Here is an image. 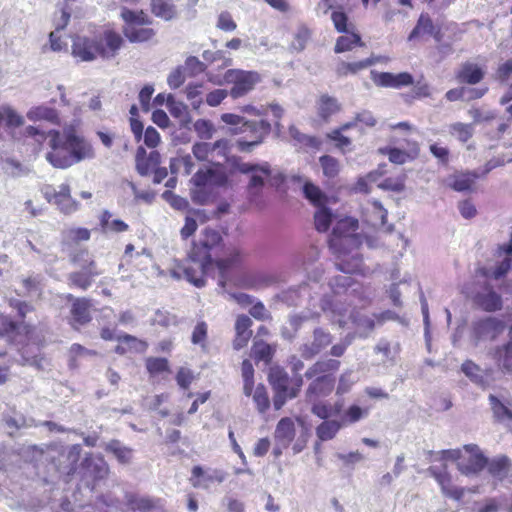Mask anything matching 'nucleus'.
<instances>
[{"label": "nucleus", "instance_id": "obj_60", "mask_svg": "<svg viewBox=\"0 0 512 512\" xmlns=\"http://www.w3.org/2000/svg\"><path fill=\"white\" fill-rule=\"evenodd\" d=\"M506 500V496L488 498L478 508L477 512H499L503 509Z\"/></svg>", "mask_w": 512, "mask_h": 512}, {"label": "nucleus", "instance_id": "obj_32", "mask_svg": "<svg viewBox=\"0 0 512 512\" xmlns=\"http://www.w3.org/2000/svg\"><path fill=\"white\" fill-rule=\"evenodd\" d=\"M164 102L169 113L176 118L180 124L187 123L190 120L188 108L182 101L176 100L173 95L169 94L166 100L162 95V105Z\"/></svg>", "mask_w": 512, "mask_h": 512}, {"label": "nucleus", "instance_id": "obj_30", "mask_svg": "<svg viewBox=\"0 0 512 512\" xmlns=\"http://www.w3.org/2000/svg\"><path fill=\"white\" fill-rule=\"evenodd\" d=\"M303 386V376H296L292 378V386L290 391L286 390H274L275 395L273 397V405L276 410L281 409L286 403L287 399H293L297 397Z\"/></svg>", "mask_w": 512, "mask_h": 512}, {"label": "nucleus", "instance_id": "obj_20", "mask_svg": "<svg viewBox=\"0 0 512 512\" xmlns=\"http://www.w3.org/2000/svg\"><path fill=\"white\" fill-rule=\"evenodd\" d=\"M371 78L373 82L380 87L399 89L403 86H409L413 84V76L407 72L392 74L389 72L371 71Z\"/></svg>", "mask_w": 512, "mask_h": 512}, {"label": "nucleus", "instance_id": "obj_29", "mask_svg": "<svg viewBox=\"0 0 512 512\" xmlns=\"http://www.w3.org/2000/svg\"><path fill=\"white\" fill-rule=\"evenodd\" d=\"M118 345L115 347V353L124 355L131 352H141L145 350V343L129 334H120L117 337Z\"/></svg>", "mask_w": 512, "mask_h": 512}, {"label": "nucleus", "instance_id": "obj_6", "mask_svg": "<svg viewBox=\"0 0 512 512\" xmlns=\"http://www.w3.org/2000/svg\"><path fill=\"white\" fill-rule=\"evenodd\" d=\"M216 85H232L229 95L233 99L241 98L251 92L255 85L260 82V75L255 71H245L241 69L227 70L222 79L209 78Z\"/></svg>", "mask_w": 512, "mask_h": 512}, {"label": "nucleus", "instance_id": "obj_50", "mask_svg": "<svg viewBox=\"0 0 512 512\" xmlns=\"http://www.w3.org/2000/svg\"><path fill=\"white\" fill-rule=\"evenodd\" d=\"M361 46V38L358 34L355 33H346L345 35L338 38L335 45V52L341 53L348 50H351L355 46Z\"/></svg>", "mask_w": 512, "mask_h": 512}, {"label": "nucleus", "instance_id": "obj_49", "mask_svg": "<svg viewBox=\"0 0 512 512\" xmlns=\"http://www.w3.org/2000/svg\"><path fill=\"white\" fill-rule=\"evenodd\" d=\"M126 500L133 512H148L154 508V503L150 499L135 494L128 495Z\"/></svg>", "mask_w": 512, "mask_h": 512}, {"label": "nucleus", "instance_id": "obj_17", "mask_svg": "<svg viewBox=\"0 0 512 512\" xmlns=\"http://www.w3.org/2000/svg\"><path fill=\"white\" fill-rule=\"evenodd\" d=\"M95 41L101 58L114 57L124 43L122 36L110 28L105 29L95 38Z\"/></svg>", "mask_w": 512, "mask_h": 512}, {"label": "nucleus", "instance_id": "obj_37", "mask_svg": "<svg viewBox=\"0 0 512 512\" xmlns=\"http://www.w3.org/2000/svg\"><path fill=\"white\" fill-rule=\"evenodd\" d=\"M439 31H436L435 26L433 25L432 20L428 15L421 14L418 19L416 26L411 31L408 39L409 41L416 40L424 35H434L437 38Z\"/></svg>", "mask_w": 512, "mask_h": 512}, {"label": "nucleus", "instance_id": "obj_57", "mask_svg": "<svg viewBox=\"0 0 512 512\" xmlns=\"http://www.w3.org/2000/svg\"><path fill=\"white\" fill-rule=\"evenodd\" d=\"M320 316V312L319 311H303L299 314H293L289 317V322H290V325L292 326L294 332H297L298 329L301 327V325L303 324V322H306V321H309V320H312V319H317L319 318Z\"/></svg>", "mask_w": 512, "mask_h": 512}, {"label": "nucleus", "instance_id": "obj_51", "mask_svg": "<svg viewBox=\"0 0 512 512\" xmlns=\"http://www.w3.org/2000/svg\"><path fill=\"white\" fill-rule=\"evenodd\" d=\"M319 162L325 177L335 178L339 174L340 163L336 158L330 155H323L319 158Z\"/></svg>", "mask_w": 512, "mask_h": 512}, {"label": "nucleus", "instance_id": "obj_1", "mask_svg": "<svg viewBox=\"0 0 512 512\" xmlns=\"http://www.w3.org/2000/svg\"><path fill=\"white\" fill-rule=\"evenodd\" d=\"M358 227V221L353 218H345L333 228V235L330 239V246L339 254V261L336 263L338 270L343 274L333 277L330 288L335 296L346 294L354 285L349 274L363 272V260L360 254L352 249L362 244L361 237L354 234Z\"/></svg>", "mask_w": 512, "mask_h": 512}, {"label": "nucleus", "instance_id": "obj_3", "mask_svg": "<svg viewBox=\"0 0 512 512\" xmlns=\"http://www.w3.org/2000/svg\"><path fill=\"white\" fill-rule=\"evenodd\" d=\"M48 135L50 151L47 152L46 159L55 168L66 169L94 157L92 145L73 129L63 133L50 130Z\"/></svg>", "mask_w": 512, "mask_h": 512}, {"label": "nucleus", "instance_id": "obj_62", "mask_svg": "<svg viewBox=\"0 0 512 512\" xmlns=\"http://www.w3.org/2000/svg\"><path fill=\"white\" fill-rule=\"evenodd\" d=\"M253 400L260 413H264L268 409L270 402L266 389L263 385H259L256 387L253 393Z\"/></svg>", "mask_w": 512, "mask_h": 512}, {"label": "nucleus", "instance_id": "obj_36", "mask_svg": "<svg viewBox=\"0 0 512 512\" xmlns=\"http://www.w3.org/2000/svg\"><path fill=\"white\" fill-rule=\"evenodd\" d=\"M489 401L494 413L495 418L506 424L512 431V408L507 406L504 402L500 401L496 396L490 395Z\"/></svg>", "mask_w": 512, "mask_h": 512}, {"label": "nucleus", "instance_id": "obj_58", "mask_svg": "<svg viewBox=\"0 0 512 512\" xmlns=\"http://www.w3.org/2000/svg\"><path fill=\"white\" fill-rule=\"evenodd\" d=\"M192 200L199 205H206L212 200V189L210 186H199L191 190Z\"/></svg>", "mask_w": 512, "mask_h": 512}, {"label": "nucleus", "instance_id": "obj_53", "mask_svg": "<svg viewBox=\"0 0 512 512\" xmlns=\"http://www.w3.org/2000/svg\"><path fill=\"white\" fill-rule=\"evenodd\" d=\"M462 372L474 383L483 385L485 382L482 371L474 362L467 360L461 366Z\"/></svg>", "mask_w": 512, "mask_h": 512}, {"label": "nucleus", "instance_id": "obj_44", "mask_svg": "<svg viewBox=\"0 0 512 512\" xmlns=\"http://www.w3.org/2000/svg\"><path fill=\"white\" fill-rule=\"evenodd\" d=\"M342 422L337 420L323 421L316 428V435L321 441H328L335 437L337 432L341 429Z\"/></svg>", "mask_w": 512, "mask_h": 512}, {"label": "nucleus", "instance_id": "obj_11", "mask_svg": "<svg viewBox=\"0 0 512 512\" xmlns=\"http://www.w3.org/2000/svg\"><path fill=\"white\" fill-rule=\"evenodd\" d=\"M68 301H71L68 324L74 330H79L81 327L89 324L92 321V301L86 297H74L72 294L66 296Z\"/></svg>", "mask_w": 512, "mask_h": 512}, {"label": "nucleus", "instance_id": "obj_14", "mask_svg": "<svg viewBox=\"0 0 512 512\" xmlns=\"http://www.w3.org/2000/svg\"><path fill=\"white\" fill-rule=\"evenodd\" d=\"M332 339L333 337L328 331L322 328H315L311 338L299 347L301 357L306 360L314 358L332 343Z\"/></svg>", "mask_w": 512, "mask_h": 512}, {"label": "nucleus", "instance_id": "obj_48", "mask_svg": "<svg viewBox=\"0 0 512 512\" xmlns=\"http://www.w3.org/2000/svg\"><path fill=\"white\" fill-rule=\"evenodd\" d=\"M289 135L291 139L294 141L295 146L299 147H317L319 144V141L312 136L306 135L298 130L295 126L289 127Z\"/></svg>", "mask_w": 512, "mask_h": 512}, {"label": "nucleus", "instance_id": "obj_42", "mask_svg": "<svg viewBox=\"0 0 512 512\" xmlns=\"http://www.w3.org/2000/svg\"><path fill=\"white\" fill-rule=\"evenodd\" d=\"M494 359L502 370L512 371V341L502 347H498L494 352Z\"/></svg>", "mask_w": 512, "mask_h": 512}, {"label": "nucleus", "instance_id": "obj_7", "mask_svg": "<svg viewBox=\"0 0 512 512\" xmlns=\"http://www.w3.org/2000/svg\"><path fill=\"white\" fill-rule=\"evenodd\" d=\"M121 17L125 22L123 33L129 41L144 42L155 35V31L149 27L151 22L143 11L135 12L128 8H123Z\"/></svg>", "mask_w": 512, "mask_h": 512}, {"label": "nucleus", "instance_id": "obj_34", "mask_svg": "<svg viewBox=\"0 0 512 512\" xmlns=\"http://www.w3.org/2000/svg\"><path fill=\"white\" fill-rule=\"evenodd\" d=\"M478 177L476 172H457L449 177L448 185L459 192L468 191Z\"/></svg>", "mask_w": 512, "mask_h": 512}, {"label": "nucleus", "instance_id": "obj_22", "mask_svg": "<svg viewBox=\"0 0 512 512\" xmlns=\"http://www.w3.org/2000/svg\"><path fill=\"white\" fill-rule=\"evenodd\" d=\"M387 210L377 201H368L363 207V220L372 227H381L386 224Z\"/></svg>", "mask_w": 512, "mask_h": 512}, {"label": "nucleus", "instance_id": "obj_15", "mask_svg": "<svg viewBox=\"0 0 512 512\" xmlns=\"http://www.w3.org/2000/svg\"><path fill=\"white\" fill-rule=\"evenodd\" d=\"M464 449L469 456L468 458L463 457V459L458 461V470L466 476L478 474L486 466L487 458L475 444L465 445Z\"/></svg>", "mask_w": 512, "mask_h": 512}, {"label": "nucleus", "instance_id": "obj_40", "mask_svg": "<svg viewBox=\"0 0 512 512\" xmlns=\"http://www.w3.org/2000/svg\"><path fill=\"white\" fill-rule=\"evenodd\" d=\"M269 381L274 390H286L290 391L292 379H290L288 373L280 367L272 368L269 373Z\"/></svg>", "mask_w": 512, "mask_h": 512}, {"label": "nucleus", "instance_id": "obj_39", "mask_svg": "<svg viewBox=\"0 0 512 512\" xmlns=\"http://www.w3.org/2000/svg\"><path fill=\"white\" fill-rule=\"evenodd\" d=\"M379 58H367L362 61L347 63L341 62L336 69L339 76H347L348 74H356L358 71L368 68L378 62Z\"/></svg>", "mask_w": 512, "mask_h": 512}, {"label": "nucleus", "instance_id": "obj_55", "mask_svg": "<svg viewBox=\"0 0 512 512\" xmlns=\"http://www.w3.org/2000/svg\"><path fill=\"white\" fill-rule=\"evenodd\" d=\"M202 84H189L186 87V96L193 109L197 110L203 103Z\"/></svg>", "mask_w": 512, "mask_h": 512}, {"label": "nucleus", "instance_id": "obj_27", "mask_svg": "<svg viewBox=\"0 0 512 512\" xmlns=\"http://www.w3.org/2000/svg\"><path fill=\"white\" fill-rule=\"evenodd\" d=\"M340 367V361L335 359L319 360L312 364L305 372L304 376L307 379H313L322 375H331Z\"/></svg>", "mask_w": 512, "mask_h": 512}, {"label": "nucleus", "instance_id": "obj_5", "mask_svg": "<svg viewBox=\"0 0 512 512\" xmlns=\"http://www.w3.org/2000/svg\"><path fill=\"white\" fill-rule=\"evenodd\" d=\"M221 120L231 126L230 131L232 134H250L249 140L240 139L237 141L236 146L240 152H251L271 132V124L266 120L248 121L244 117L233 113L222 114Z\"/></svg>", "mask_w": 512, "mask_h": 512}, {"label": "nucleus", "instance_id": "obj_38", "mask_svg": "<svg viewBox=\"0 0 512 512\" xmlns=\"http://www.w3.org/2000/svg\"><path fill=\"white\" fill-rule=\"evenodd\" d=\"M27 117L31 121L46 120L52 124H59V114L56 109L46 106H38L30 109Z\"/></svg>", "mask_w": 512, "mask_h": 512}, {"label": "nucleus", "instance_id": "obj_61", "mask_svg": "<svg viewBox=\"0 0 512 512\" xmlns=\"http://www.w3.org/2000/svg\"><path fill=\"white\" fill-rule=\"evenodd\" d=\"M319 258V251L316 247H310L305 253L300 254L296 258V264L307 270Z\"/></svg>", "mask_w": 512, "mask_h": 512}, {"label": "nucleus", "instance_id": "obj_19", "mask_svg": "<svg viewBox=\"0 0 512 512\" xmlns=\"http://www.w3.org/2000/svg\"><path fill=\"white\" fill-rule=\"evenodd\" d=\"M71 54L74 58L83 62L95 60L99 56L95 39L75 35L72 38Z\"/></svg>", "mask_w": 512, "mask_h": 512}, {"label": "nucleus", "instance_id": "obj_28", "mask_svg": "<svg viewBox=\"0 0 512 512\" xmlns=\"http://www.w3.org/2000/svg\"><path fill=\"white\" fill-rule=\"evenodd\" d=\"M24 124V118L9 105L0 106V126L13 131Z\"/></svg>", "mask_w": 512, "mask_h": 512}, {"label": "nucleus", "instance_id": "obj_63", "mask_svg": "<svg viewBox=\"0 0 512 512\" xmlns=\"http://www.w3.org/2000/svg\"><path fill=\"white\" fill-rule=\"evenodd\" d=\"M310 38V31L306 26L298 27L294 40L292 41V48L296 51H302Z\"/></svg>", "mask_w": 512, "mask_h": 512}, {"label": "nucleus", "instance_id": "obj_35", "mask_svg": "<svg viewBox=\"0 0 512 512\" xmlns=\"http://www.w3.org/2000/svg\"><path fill=\"white\" fill-rule=\"evenodd\" d=\"M70 262L82 270H99L97 263L87 248H79L69 256Z\"/></svg>", "mask_w": 512, "mask_h": 512}, {"label": "nucleus", "instance_id": "obj_31", "mask_svg": "<svg viewBox=\"0 0 512 512\" xmlns=\"http://www.w3.org/2000/svg\"><path fill=\"white\" fill-rule=\"evenodd\" d=\"M245 257H246V254L242 250L234 248L229 252V254L227 255L226 258L214 263V266L216 265L221 273V279L219 280V284L221 286H224V275L223 274L228 269L236 267L239 264H241L243 262V260L245 259Z\"/></svg>", "mask_w": 512, "mask_h": 512}, {"label": "nucleus", "instance_id": "obj_52", "mask_svg": "<svg viewBox=\"0 0 512 512\" xmlns=\"http://www.w3.org/2000/svg\"><path fill=\"white\" fill-rule=\"evenodd\" d=\"M375 353H380L388 361H394L399 353V344H391L387 339H380L374 348Z\"/></svg>", "mask_w": 512, "mask_h": 512}, {"label": "nucleus", "instance_id": "obj_24", "mask_svg": "<svg viewBox=\"0 0 512 512\" xmlns=\"http://www.w3.org/2000/svg\"><path fill=\"white\" fill-rule=\"evenodd\" d=\"M100 274V270L80 269L68 274L67 283L70 288H77L82 291H86L94 282L95 277Z\"/></svg>", "mask_w": 512, "mask_h": 512}, {"label": "nucleus", "instance_id": "obj_12", "mask_svg": "<svg viewBox=\"0 0 512 512\" xmlns=\"http://www.w3.org/2000/svg\"><path fill=\"white\" fill-rule=\"evenodd\" d=\"M81 452L82 447L80 444H74L61 449L57 456L52 459L56 471L69 478L74 476L78 470Z\"/></svg>", "mask_w": 512, "mask_h": 512}, {"label": "nucleus", "instance_id": "obj_46", "mask_svg": "<svg viewBox=\"0 0 512 512\" xmlns=\"http://www.w3.org/2000/svg\"><path fill=\"white\" fill-rule=\"evenodd\" d=\"M334 214L326 205L316 208L314 214L315 227L319 232H325L329 229L334 219Z\"/></svg>", "mask_w": 512, "mask_h": 512}, {"label": "nucleus", "instance_id": "obj_25", "mask_svg": "<svg viewBox=\"0 0 512 512\" xmlns=\"http://www.w3.org/2000/svg\"><path fill=\"white\" fill-rule=\"evenodd\" d=\"M81 465L94 481L106 478L109 473L108 465L104 459L102 457L94 458L92 454L86 455Z\"/></svg>", "mask_w": 512, "mask_h": 512}, {"label": "nucleus", "instance_id": "obj_13", "mask_svg": "<svg viewBox=\"0 0 512 512\" xmlns=\"http://www.w3.org/2000/svg\"><path fill=\"white\" fill-rule=\"evenodd\" d=\"M136 168L143 176L153 175V181L160 183V153L153 150L147 155L145 148L138 147L136 152Z\"/></svg>", "mask_w": 512, "mask_h": 512}, {"label": "nucleus", "instance_id": "obj_16", "mask_svg": "<svg viewBox=\"0 0 512 512\" xmlns=\"http://www.w3.org/2000/svg\"><path fill=\"white\" fill-rule=\"evenodd\" d=\"M505 329L503 321L495 317H487L473 323V338L476 344L480 341L494 340Z\"/></svg>", "mask_w": 512, "mask_h": 512}, {"label": "nucleus", "instance_id": "obj_2", "mask_svg": "<svg viewBox=\"0 0 512 512\" xmlns=\"http://www.w3.org/2000/svg\"><path fill=\"white\" fill-rule=\"evenodd\" d=\"M221 239L217 230L205 228L199 242L194 243L186 261L176 264L170 270V275L177 280L184 278L198 288L204 287L206 277L214 269L211 251Z\"/></svg>", "mask_w": 512, "mask_h": 512}, {"label": "nucleus", "instance_id": "obj_9", "mask_svg": "<svg viewBox=\"0 0 512 512\" xmlns=\"http://www.w3.org/2000/svg\"><path fill=\"white\" fill-rule=\"evenodd\" d=\"M35 327L31 324H18L9 315L0 313V338L10 345L27 344L33 337Z\"/></svg>", "mask_w": 512, "mask_h": 512}, {"label": "nucleus", "instance_id": "obj_18", "mask_svg": "<svg viewBox=\"0 0 512 512\" xmlns=\"http://www.w3.org/2000/svg\"><path fill=\"white\" fill-rule=\"evenodd\" d=\"M227 474L221 469L194 466L191 471V484L195 488L208 489L213 483H222Z\"/></svg>", "mask_w": 512, "mask_h": 512}, {"label": "nucleus", "instance_id": "obj_56", "mask_svg": "<svg viewBox=\"0 0 512 512\" xmlns=\"http://www.w3.org/2000/svg\"><path fill=\"white\" fill-rule=\"evenodd\" d=\"M273 349L272 347L263 342V341H255L252 347V355L258 361L268 362L272 358Z\"/></svg>", "mask_w": 512, "mask_h": 512}, {"label": "nucleus", "instance_id": "obj_33", "mask_svg": "<svg viewBox=\"0 0 512 512\" xmlns=\"http://www.w3.org/2000/svg\"><path fill=\"white\" fill-rule=\"evenodd\" d=\"M511 460L507 456H498L490 461L487 460L486 466L492 477L502 481L508 475L511 468Z\"/></svg>", "mask_w": 512, "mask_h": 512}, {"label": "nucleus", "instance_id": "obj_59", "mask_svg": "<svg viewBox=\"0 0 512 512\" xmlns=\"http://www.w3.org/2000/svg\"><path fill=\"white\" fill-rule=\"evenodd\" d=\"M193 154L194 156L201 161H214L215 156L212 152V144L208 142H200L196 143L193 146Z\"/></svg>", "mask_w": 512, "mask_h": 512}, {"label": "nucleus", "instance_id": "obj_64", "mask_svg": "<svg viewBox=\"0 0 512 512\" xmlns=\"http://www.w3.org/2000/svg\"><path fill=\"white\" fill-rule=\"evenodd\" d=\"M21 283L26 294L41 293L42 291V277L40 275H29L23 278Z\"/></svg>", "mask_w": 512, "mask_h": 512}, {"label": "nucleus", "instance_id": "obj_43", "mask_svg": "<svg viewBox=\"0 0 512 512\" xmlns=\"http://www.w3.org/2000/svg\"><path fill=\"white\" fill-rule=\"evenodd\" d=\"M340 110V105L336 98L328 95H322L318 101V114L319 116L327 120L333 114Z\"/></svg>", "mask_w": 512, "mask_h": 512}, {"label": "nucleus", "instance_id": "obj_23", "mask_svg": "<svg viewBox=\"0 0 512 512\" xmlns=\"http://www.w3.org/2000/svg\"><path fill=\"white\" fill-rule=\"evenodd\" d=\"M428 471L441 486L442 492L446 496L455 500H460L463 497L464 489L451 485V478L445 471V468L438 470L436 467H430Z\"/></svg>", "mask_w": 512, "mask_h": 512}, {"label": "nucleus", "instance_id": "obj_26", "mask_svg": "<svg viewBox=\"0 0 512 512\" xmlns=\"http://www.w3.org/2000/svg\"><path fill=\"white\" fill-rule=\"evenodd\" d=\"M296 430L294 420L289 417L282 418L276 425L274 432L275 442L283 446H289L295 438Z\"/></svg>", "mask_w": 512, "mask_h": 512}, {"label": "nucleus", "instance_id": "obj_10", "mask_svg": "<svg viewBox=\"0 0 512 512\" xmlns=\"http://www.w3.org/2000/svg\"><path fill=\"white\" fill-rule=\"evenodd\" d=\"M41 193L48 203L57 206L63 214H72L79 209V203L71 196L67 183L61 184L58 190L52 184H45Z\"/></svg>", "mask_w": 512, "mask_h": 512}, {"label": "nucleus", "instance_id": "obj_41", "mask_svg": "<svg viewBox=\"0 0 512 512\" xmlns=\"http://www.w3.org/2000/svg\"><path fill=\"white\" fill-rule=\"evenodd\" d=\"M484 73L477 65L465 64L459 71L457 77L460 82L477 84L483 79Z\"/></svg>", "mask_w": 512, "mask_h": 512}, {"label": "nucleus", "instance_id": "obj_21", "mask_svg": "<svg viewBox=\"0 0 512 512\" xmlns=\"http://www.w3.org/2000/svg\"><path fill=\"white\" fill-rule=\"evenodd\" d=\"M335 379L332 375L314 377L306 390V398L314 401L318 397L328 396L334 389Z\"/></svg>", "mask_w": 512, "mask_h": 512}, {"label": "nucleus", "instance_id": "obj_47", "mask_svg": "<svg viewBox=\"0 0 512 512\" xmlns=\"http://www.w3.org/2000/svg\"><path fill=\"white\" fill-rule=\"evenodd\" d=\"M448 131L451 136L465 143L473 136L474 128L472 124L455 122L449 125Z\"/></svg>", "mask_w": 512, "mask_h": 512}, {"label": "nucleus", "instance_id": "obj_8", "mask_svg": "<svg viewBox=\"0 0 512 512\" xmlns=\"http://www.w3.org/2000/svg\"><path fill=\"white\" fill-rule=\"evenodd\" d=\"M236 169L248 177L247 193L250 200L254 201L262 192L266 181L271 176L269 163L240 162Z\"/></svg>", "mask_w": 512, "mask_h": 512}, {"label": "nucleus", "instance_id": "obj_4", "mask_svg": "<svg viewBox=\"0 0 512 512\" xmlns=\"http://www.w3.org/2000/svg\"><path fill=\"white\" fill-rule=\"evenodd\" d=\"M320 306L321 311L329 313L331 319L337 322L341 327L346 324L345 317L348 316L356 325L361 337H366L368 333L375 328L376 323L382 324L385 320L391 319L392 315L390 311L373 316H367L354 310L350 311L348 307H344L338 300L334 301L330 296H324L321 299Z\"/></svg>", "mask_w": 512, "mask_h": 512}, {"label": "nucleus", "instance_id": "obj_45", "mask_svg": "<svg viewBox=\"0 0 512 512\" xmlns=\"http://www.w3.org/2000/svg\"><path fill=\"white\" fill-rule=\"evenodd\" d=\"M305 197L316 207L327 205L328 198L321 189L311 182H306L303 186Z\"/></svg>", "mask_w": 512, "mask_h": 512}, {"label": "nucleus", "instance_id": "obj_54", "mask_svg": "<svg viewBox=\"0 0 512 512\" xmlns=\"http://www.w3.org/2000/svg\"><path fill=\"white\" fill-rule=\"evenodd\" d=\"M479 304L486 311H496L501 308L502 301L501 297L494 291H490L486 294L480 295L478 297Z\"/></svg>", "mask_w": 512, "mask_h": 512}]
</instances>
